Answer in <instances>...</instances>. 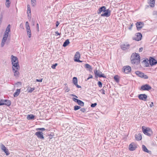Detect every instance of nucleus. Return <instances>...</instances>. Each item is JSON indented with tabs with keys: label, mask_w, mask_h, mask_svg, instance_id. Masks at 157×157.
I'll use <instances>...</instances> for the list:
<instances>
[{
	"label": "nucleus",
	"mask_w": 157,
	"mask_h": 157,
	"mask_svg": "<svg viewBox=\"0 0 157 157\" xmlns=\"http://www.w3.org/2000/svg\"><path fill=\"white\" fill-rule=\"evenodd\" d=\"M142 37V34L140 33H136V36L133 38V39L136 41H139L141 40Z\"/></svg>",
	"instance_id": "nucleus-12"
},
{
	"label": "nucleus",
	"mask_w": 157,
	"mask_h": 157,
	"mask_svg": "<svg viewBox=\"0 0 157 157\" xmlns=\"http://www.w3.org/2000/svg\"><path fill=\"white\" fill-rule=\"evenodd\" d=\"M130 45L129 44H123L121 45V49L123 50H126L129 48Z\"/></svg>",
	"instance_id": "nucleus-19"
},
{
	"label": "nucleus",
	"mask_w": 157,
	"mask_h": 157,
	"mask_svg": "<svg viewBox=\"0 0 157 157\" xmlns=\"http://www.w3.org/2000/svg\"><path fill=\"white\" fill-rule=\"evenodd\" d=\"M77 79L76 77H74L73 78V82L74 84L78 88H81V86H79L77 84Z\"/></svg>",
	"instance_id": "nucleus-16"
},
{
	"label": "nucleus",
	"mask_w": 157,
	"mask_h": 157,
	"mask_svg": "<svg viewBox=\"0 0 157 157\" xmlns=\"http://www.w3.org/2000/svg\"><path fill=\"white\" fill-rule=\"evenodd\" d=\"M142 130L145 135L149 136L152 134V132L151 129L149 128H146L144 126H142Z\"/></svg>",
	"instance_id": "nucleus-2"
},
{
	"label": "nucleus",
	"mask_w": 157,
	"mask_h": 157,
	"mask_svg": "<svg viewBox=\"0 0 157 157\" xmlns=\"http://www.w3.org/2000/svg\"><path fill=\"white\" fill-rule=\"evenodd\" d=\"M98 84L99 87H102V83L100 81H98Z\"/></svg>",
	"instance_id": "nucleus-43"
},
{
	"label": "nucleus",
	"mask_w": 157,
	"mask_h": 157,
	"mask_svg": "<svg viewBox=\"0 0 157 157\" xmlns=\"http://www.w3.org/2000/svg\"><path fill=\"white\" fill-rule=\"evenodd\" d=\"M36 131H38V130H41L42 131H44L45 130V128H37L36 129Z\"/></svg>",
	"instance_id": "nucleus-41"
},
{
	"label": "nucleus",
	"mask_w": 157,
	"mask_h": 157,
	"mask_svg": "<svg viewBox=\"0 0 157 157\" xmlns=\"http://www.w3.org/2000/svg\"><path fill=\"white\" fill-rule=\"evenodd\" d=\"M77 103L78 105L81 106H83L84 105V102L80 100Z\"/></svg>",
	"instance_id": "nucleus-31"
},
{
	"label": "nucleus",
	"mask_w": 157,
	"mask_h": 157,
	"mask_svg": "<svg viewBox=\"0 0 157 157\" xmlns=\"http://www.w3.org/2000/svg\"><path fill=\"white\" fill-rule=\"evenodd\" d=\"M35 135L37 136V137L39 139L43 140L44 139L43 135V133L42 132H37L35 133Z\"/></svg>",
	"instance_id": "nucleus-13"
},
{
	"label": "nucleus",
	"mask_w": 157,
	"mask_h": 157,
	"mask_svg": "<svg viewBox=\"0 0 157 157\" xmlns=\"http://www.w3.org/2000/svg\"><path fill=\"white\" fill-rule=\"evenodd\" d=\"M4 105H6L7 106H9L11 104V101L10 100H8L6 101V102H4Z\"/></svg>",
	"instance_id": "nucleus-29"
},
{
	"label": "nucleus",
	"mask_w": 157,
	"mask_h": 157,
	"mask_svg": "<svg viewBox=\"0 0 157 157\" xmlns=\"http://www.w3.org/2000/svg\"><path fill=\"white\" fill-rule=\"evenodd\" d=\"M8 100H1V101L2 102H6V101H7Z\"/></svg>",
	"instance_id": "nucleus-64"
},
{
	"label": "nucleus",
	"mask_w": 157,
	"mask_h": 157,
	"mask_svg": "<svg viewBox=\"0 0 157 157\" xmlns=\"http://www.w3.org/2000/svg\"><path fill=\"white\" fill-rule=\"evenodd\" d=\"M11 62L12 64L18 62V58L16 56L12 55L11 56Z\"/></svg>",
	"instance_id": "nucleus-17"
},
{
	"label": "nucleus",
	"mask_w": 157,
	"mask_h": 157,
	"mask_svg": "<svg viewBox=\"0 0 157 157\" xmlns=\"http://www.w3.org/2000/svg\"><path fill=\"white\" fill-rule=\"evenodd\" d=\"M94 72L96 76H98L100 78L103 77L104 78H106V76L104 75V74H102L101 72L100 71H99V73H97V70H95L94 71Z\"/></svg>",
	"instance_id": "nucleus-9"
},
{
	"label": "nucleus",
	"mask_w": 157,
	"mask_h": 157,
	"mask_svg": "<svg viewBox=\"0 0 157 157\" xmlns=\"http://www.w3.org/2000/svg\"><path fill=\"white\" fill-rule=\"evenodd\" d=\"M5 43H4V42H1V46H2V47H3V46H4V44H5Z\"/></svg>",
	"instance_id": "nucleus-61"
},
{
	"label": "nucleus",
	"mask_w": 157,
	"mask_h": 157,
	"mask_svg": "<svg viewBox=\"0 0 157 157\" xmlns=\"http://www.w3.org/2000/svg\"><path fill=\"white\" fill-rule=\"evenodd\" d=\"M138 97L140 100L146 101L147 98V96L145 94H141L139 95Z\"/></svg>",
	"instance_id": "nucleus-8"
},
{
	"label": "nucleus",
	"mask_w": 157,
	"mask_h": 157,
	"mask_svg": "<svg viewBox=\"0 0 157 157\" xmlns=\"http://www.w3.org/2000/svg\"><path fill=\"white\" fill-rule=\"evenodd\" d=\"M1 147L2 150H3L4 149H5L6 148V147L3 144H2L1 146Z\"/></svg>",
	"instance_id": "nucleus-46"
},
{
	"label": "nucleus",
	"mask_w": 157,
	"mask_h": 157,
	"mask_svg": "<svg viewBox=\"0 0 157 157\" xmlns=\"http://www.w3.org/2000/svg\"><path fill=\"white\" fill-rule=\"evenodd\" d=\"M133 25V24H132L129 27L128 29L130 30H131L132 29V27Z\"/></svg>",
	"instance_id": "nucleus-52"
},
{
	"label": "nucleus",
	"mask_w": 157,
	"mask_h": 157,
	"mask_svg": "<svg viewBox=\"0 0 157 157\" xmlns=\"http://www.w3.org/2000/svg\"><path fill=\"white\" fill-rule=\"evenodd\" d=\"M12 70L14 71L15 70H19L20 69V67L19 64L18 62H17L16 63L12 64Z\"/></svg>",
	"instance_id": "nucleus-10"
},
{
	"label": "nucleus",
	"mask_w": 157,
	"mask_h": 157,
	"mask_svg": "<svg viewBox=\"0 0 157 157\" xmlns=\"http://www.w3.org/2000/svg\"><path fill=\"white\" fill-rule=\"evenodd\" d=\"M15 84L17 85V87H18L19 85H21L22 83L21 82H19L16 83Z\"/></svg>",
	"instance_id": "nucleus-44"
},
{
	"label": "nucleus",
	"mask_w": 157,
	"mask_h": 157,
	"mask_svg": "<svg viewBox=\"0 0 157 157\" xmlns=\"http://www.w3.org/2000/svg\"><path fill=\"white\" fill-rule=\"evenodd\" d=\"M35 90V88L29 87L28 88V92L29 93H32Z\"/></svg>",
	"instance_id": "nucleus-33"
},
{
	"label": "nucleus",
	"mask_w": 157,
	"mask_h": 157,
	"mask_svg": "<svg viewBox=\"0 0 157 157\" xmlns=\"http://www.w3.org/2000/svg\"><path fill=\"white\" fill-rule=\"evenodd\" d=\"M36 28L37 29L38 31H39V25L38 23H37L36 24Z\"/></svg>",
	"instance_id": "nucleus-63"
},
{
	"label": "nucleus",
	"mask_w": 157,
	"mask_h": 157,
	"mask_svg": "<svg viewBox=\"0 0 157 157\" xmlns=\"http://www.w3.org/2000/svg\"><path fill=\"white\" fill-rule=\"evenodd\" d=\"M142 148L143 150L145 152L149 153V152H151L150 151H149L147 149V148L144 145H142Z\"/></svg>",
	"instance_id": "nucleus-26"
},
{
	"label": "nucleus",
	"mask_w": 157,
	"mask_h": 157,
	"mask_svg": "<svg viewBox=\"0 0 157 157\" xmlns=\"http://www.w3.org/2000/svg\"><path fill=\"white\" fill-rule=\"evenodd\" d=\"M59 22H58V21H57L56 22V27H58V26L59 25Z\"/></svg>",
	"instance_id": "nucleus-57"
},
{
	"label": "nucleus",
	"mask_w": 157,
	"mask_h": 157,
	"mask_svg": "<svg viewBox=\"0 0 157 157\" xmlns=\"http://www.w3.org/2000/svg\"><path fill=\"white\" fill-rule=\"evenodd\" d=\"M153 105V102H151V104L150 105V107H152Z\"/></svg>",
	"instance_id": "nucleus-56"
},
{
	"label": "nucleus",
	"mask_w": 157,
	"mask_h": 157,
	"mask_svg": "<svg viewBox=\"0 0 157 157\" xmlns=\"http://www.w3.org/2000/svg\"><path fill=\"white\" fill-rule=\"evenodd\" d=\"M149 63L152 66L156 64L157 63V61L153 58L151 57L149 60Z\"/></svg>",
	"instance_id": "nucleus-15"
},
{
	"label": "nucleus",
	"mask_w": 157,
	"mask_h": 157,
	"mask_svg": "<svg viewBox=\"0 0 157 157\" xmlns=\"http://www.w3.org/2000/svg\"><path fill=\"white\" fill-rule=\"evenodd\" d=\"M93 77L92 75H90L89 77L87 78V80H88V79H89L90 78H92Z\"/></svg>",
	"instance_id": "nucleus-55"
},
{
	"label": "nucleus",
	"mask_w": 157,
	"mask_h": 157,
	"mask_svg": "<svg viewBox=\"0 0 157 157\" xmlns=\"http://www.w3.org/2000/svg\"><path fill=\"white\" fill-rule=\"evenodd\" d=\"M106 7L105 6H102L99 8L97 12V13L99 14H100L102 11L105 12V11Z\"/></svg>",
	"instance_id": "nucleus-18"
},
{
	"label": "nucleus",
	"mask_w": 157,
	"mask_h": 157,
	"mask_svg": "<svg viewBox=\"0 0 157 157\" xmlns=\"http://www.w3.org/2000/svg\"><path fill=\"white\" fill-rule=\"evenodd\" d=\"M153 14L154 15H156L157 16V11H154L153 12Z\"/></svg>",
	"instance_id": "nucleus-54"
},
{
	"label": "nucleus",
	"mask_w": 157,
	"mask_h": 157,
	"mask_svg": "<svg viewBox=\"0 0 157 157\" xmlns=\"http://www.w3.org/2000/svg\"><path fill=\"white\" fill-rule=\"evenodd\" d=\"M57 65V63H56L55 64H54L52 66V68L53 69H55Z\"/></svg>",
	"instance_id": "nucleus-48"
},
{
	"label": "nucleus",
	"mask_w": 157,
	"mask_h": 157,
	"mask_svg": "<svg viewBox=\"0 0 157 157\" xmlns=\"http://www.w3.org/2000/svg\"><path fill=\"white\" fill-rule=\"evenodd\" d=\"M4 103L3 102H2V101H0V105H4Z\"/></svg>",
	"instance_id": "nucleus-58"
},
{
	"label": "nucleus",
	"mask_w": 157,
	"mask_h": 157,
	"mask_svg": "<svg viewBox=\"0 0 157 157\" xmlns=\"http://www.w3.org/2000/svg\"><path fill=\"white\" fill-rule=\"evenodd\" d=\"M10 25H8L6 27V31L8 32H10Z\"/></svg>",
	"instance_id": "nucleus-38"
},
{
	"label": "nucleus",
	"mask_w": 157,
	"mask_h": 157,
	"mask_svg": "<svg viewBox=\"0 0 157 157\" xmlns=\"http://www.w3.org/2000/svg\"><path fill=\"white\" fill-rule=\"evenodd\" d=\"M97 105V103H94L92 104L91 105V107L92 108H94Z\"/></svg>",
	"instance_id": "nucleus-45"
},
{
	"label": "nucleus",
	"mask_w": 157,
	"mask_h": 157,
	"mask_svg": "<svg viewBox=\"0 0 157 157\" xmlns=\"http://www.w3.org/2000/svg\"><path fill=\"white\" fill-rule=\"evenodd\" d=\"M135 73L138 76L141 78H144L145 79L148 78V76L147 75H144V73L139 71H136Z\"/></svg>",
	"instance_id": "nucleus-3"
},
{
	"label": "nucleus",
	"mask_w": 157,
	"mask_h": 157,
	"mask_svg": "<svg viewBox=\"0 0 157 157\" xmlns=\"http://www.w3.org/2000/svg\"><path fill=\"white\" fill-rule=\"evenodd\" d=\"M21 91L20 89H17L16 92H15L13 94V96L14 97H17L18 96Z\"/></svg>",
	"instance_id": "nucleus-23"
},
{
	"label": "nucleus",
	"mask_w": 157,
	"mask_h": 157,
	"mask_svg": "<svg viewBox=\"0 0 157 157\" xmlns=\"http://www.w3.org/2000/svg\"><path fill=\"white\" fill-rule=\"evenodd\" d=\"M3 151L5 152L6 155H9L10 154L9 152H8V150L6 148L3 150Z\"/></svg>",
	"instance_id": "nucleus-37"
},
{
	"label": "nucleus",
	"mask_w": 157,
	"mask_h": 157,
	"mask_svg": "<svg viewBox=\"0 0 157 157\" xmlns=\"http://www.w3.org/2000/svg\"><path fill=\"white\" fill-rule=\"evenodd\" d=\"M43 78H41V79H36V81L37 82H41L42 81Z\"/></svg>",
	"instance_id": "nucleus-51"
},
{
	"label": "nucleus",
	"mask_w": 157,
	"mask_h": 157,
	"mask_svg": "<svg viewBox=\"0 0 157 157\" xmlns=\"http://www.w3.org/2000/svg\"><path fill=\"white\" fill-rule=\"evenodd\" d=\"M80 111L83 113H85L86 112V109L83 108L80 109Z\"/></svg>",
	"instance_id": "nucleus-49"
},
{
	"label": "nucleus",
	"mask_w": 157,
	"mask_h": 157,
	"mask_svg": "<svg viewBox=\"0 0 157 157\" xmlns=\"http://www.w3.org/2000/svg\"><path fill=\"white\" fill-rule=\"evenodd\" d=\"M65 89V92H68L70 91V89L68 88L67 86H66L64 88Z\"/></svg>",
	"instance_id": "nucleus-47"
},
{
	"label": "nucleus",
	"mask_w": 157,
	"mask_h": 157,
	"mask_svg": "<svg viewBox=\"0 0 157 157\" xmlns=\"http://www.w3.org/2000/svg\"><path fill=\"white\" fill-rule=\"evenodd\" d=\"M155 0H148V3L152 7L155 6Z\"/></svg>",
	"instance_id": "nucleus-21"
},
{
	"label": "nucleus",
	"mask_w": 157,
	"mask_h": 157,
	"mask_svg": "<svg viewBox=\"0 0 157 157\" xmlns=\"http://www.w3.org/2000/svg\"><path fill=\"white\" fill-rule=\"evenodd\" d=\"M27 34L29 36V37L30 38L31 37V31L30 29L27 30Z\"/></svg>",
	"instance_id": "nucleus-39"
},
{
	"label": "nucleus",
	"mask_w": 157,
	"mask_h": 157,
	"mask_svg": "<svg viewBox=\"0 0 157 157\" xmlns=\"http://www.w3.org/2000/svg\"><path fill=\"white\" fill-rule=\"evenodd\" d=\"M136 25L137 30L139 31L143 27L144 25V23L141 22H138L136 23Z\"/></svg>",
	"instance_id": "nucleus-11"
},
{
	"label": "nucleus",
	"mask_w": 157,
	"mask_h": 157,
	"mask_svg": "<svg viewBox=\"0 0 157 157\" xmlns=\"http://www.w3.org/2000/svg\"><path fill=\"white\" fill-rule=\"evenodd\" d=\"M10 0H6V5L7 7L9 8L10 7V4L9 1Z\"/></svg>",
	"instance_id": "nucleus-35"
},
{
	"label": "nucleus",
	"mask_w": 157,
	"mask_h": 157,
	"mask_svg": "<svg viewBox=\"0 0 157 157\" xmlns=\"http://www.w3.org/2000/svg\"><path fill=\"white\" fill-rule=\"evenodd\" d=\"M131 62L132 64H137L140 63V57L139 55L136 53H133L130 58Z\"/></svg>",
	"instance_id": "nucleus-1"
},
{
	"label": "nucleus",
	"mask_w": 157,
	"mask_h": 157,
	"mask_svg": "<svg viewBox=\"0 0 157 157\" xmlns=\"http://www.w3.org/2000/svg\"><path fill=\"white\" fill-rule=\"evenodd\" d=\"M131 70V67L129 66H124L123 67L122 71L125 73L128 74L129 73Z\"/></svg>",
	"instance_id": "nucleus-6"
},
{
	"label": "nucleus",
	"mask_w": 157,
	"mask_h": 157,
	"mask_svg": "<svg viewBox=\"0 0 157 157\" xmlns=\"http://www.w3.org/2000/svg\"><path fill=\"white\" fill-rule=\"evenodd\" d=\"M143 62L144 63V64L146 67H148L149 66V63H150L149 60L148 59H144L143 61Z\"/></svg>",
	"instance_id": "nucleus-25"
},
{
	"label": "nucleus",
	"mask_w": 157,
	"mask_h": 157,
	"mask_svg": "<svg viewBox=\"0 0 157 157\" xmlns=\"http://www.w3.org/2000/svg\"><path fill=\"white\" fill-rule=\"evenodd\" d=\"M31 3L32 6H34L36 5V0H31Z\"/></svg>",
	"instance_id": "nucleus-36"
},
{
	"label": "nucleus",
	"mask_w": 157,
	"mask_h": 157,
	"mask_svg": "<svg viewBox=\"0 0 157 157\" xmlns=\"http://www.w3.org/2000/svg\"><path fill=\"white\" fill-rule=\"evenodd\" d=\"M55 33L57 34V35H56V36L58 35H60V34H61V33H59L57 31H56L55 32Z\"/></svg>",
	"instance_id": "nucleus-53"
},
{
	"label": "nucleus",
	"mask_w": 157,
	"mask_h": 157,
	"mask_svg": "<svg viewBox=\"0 0 157 157\" xmlns=\"http://www.w3.org/2000/svg\"><path fill=\"white\" fill-rule=\"evenodd\" d=\"M72 100H73L75 102H76L77 103L78 102V101L79 99H78L75 98H72Z\"/></svg>",
	"instance_id": "nucleus-42"
},
{
	"label": "nucleus",
	"mask_w": 157,
	"mask_h": 157,
	"mask_svg": "<svg viewBox=\"0 0 157 157\" xmlns=\"http://www.w3.org/2000/svg\"><path fill=\"white\" fill-rule=\"evenodd\" d=\"M35 116L33 114L28 115L27 118L28 120H33Z\"/></svg>",
	"instance_id": "nucleus-24"
},
{
	"label": "nucleus",
	"mask_w": 157,
	"mask_h": 157,
	"mask_svg": "<svg viewBox=\"0 0 157 157\" xmlns=\"http://www.w3.org/2000/svg\"><path fill=\"white\" fill-rule=\"evenodd\" d=\"M136 148V145L134 143H131L129 146V149L130 151L135 150Z\"/></svg>",
	"instance_id": "nucleus-14"
},
{
	"label": "nucleus",
	"mask_w": 157,
	"mask_h": 157,
	"mask_svg": "<svg viewBox=\"0 0 157 157\" xmlns=\"http://www.w3.org/2000/svg\"><path fill=\"white\" fill-rule=\"evenodd\" d=\"M27 10H28V17H29V13H31V10L30 6L28 4L27 5Z\"/></svg>",
	"instance_id": "nucleus-30"
},
{
	"label": "nucleus",
	"mask_w": 157,
	"mask_h": 157,
	"mask_svg": "<svg viewBox=\"0 0 157 157\" xmlns=\"http://www.w3.org/2000/svg\"><path fill=\"white\" fill-rule=\"evenodd\" d=\"M80 58V54L78 52H76L74 56V60L75 61L78 62H82L79 59Z\"/></svg>",
	"instance_id": "nucleus-5"
},
{
	"label": "nucleus",
	"mask_w": 157,
	"mask_h": 157,
	"mask_svg": "<svg viewBox=\"0 0 157 157\" xmlns=\"http://www.w3.org/2000/svg\"><path fill=\"white\" fill-rule=\"evenodd\" d=\"M100 91L101 92L102 94H105V90L104 89H102L101 90H100Z\"/></svg>",
	"instance_id": "nucleus-50"
},
{
	"label": "nucleus",
	"mask_w": 157,
	"mask_h": 157,
	"mask_svg": "<svg viewBox=\"0 0 157 157\" xmlns=\"http://www.w3.org/2000/svg\"><path fill=\"white\" fill-rule=\"evenodd\" d=\"M7 38H6V37H3L2 40L6 41L7 40Z\"/></svg>",
	"instance_id": "nucleus-59"
},
{
	"label": "nucleus",
	"mask_w": 157,
	"mask_h": 157,
	"mask_svg": "<svg viewBox=\"0 0 157 157\" xmlns=\"http://www.w3.org/2000/svg\"><path fill=\"white\" fill-rule=\"evenodd\" d=\"M85 67L86 68L92 69V67L88 64H85L84 65Z\"/></svg>",
	"instance_id": "nucleus-32"
},
{
	"label": "nucleus",
	"mask_w": 157,
	"mask_h": 157,
	"mask_svg": "<svg viewBox=\"0 0 157 157\" xmlns=\"http://www.w3.org/2000/svg\"><path fill=\"white\" fill-rule=\"evenodd\" d=\"M143 50V48L142 47H141L139 49V52H142Z\"/></svg>",
	"instance_id": "nucleus-60"
},
{
	"label": "nucleus",
	"mask_w": 157,
	"mask_h": 157,
	"mask_svg": "<svg viewBox=\"0 0 157 157\" xmlns=\"http://www.w3.org/2000/svg\"><path fill=\"white\" fill-rule=\"evenodd\" d=\"M135 136L136 140H137L139 141L141 140L142 139V136L141 133L136 134Z\"/></svg>",
	"instance_id": "nucleus-20"
},
{
	"label": "nucleus",
	"mask_w": 157,
	"mask_h": 157,
	"mask_svg": "<svg viewBox=\"0 0 157 157\" xmlns=\"http://www.w3.org/2000/svg\"><path fill=\"white\" fill-rule=\"evenodd\" d=\"M80 108L81 107L80 106L78 105H75L74 107V110L75 111H76L80 109Z\"/></svg>",
	"instance_id": "nucleus-40"
},
{
	"label": "nucleus",
	"mask_w": 157,
	"mask_h": 157,
	"mask_svg": "<svg viewBox=\"0 0 157 157\" xmlns=\"http://www.w3.org/2000/svg\"><path fill=\"white\" fill-rule=\"evenodd\" d=\"M25 26L26 29V30L30 29V27L28 21H26L25 23Z\"/></svg>",
	"instance_id": "nucleus-34"
},
{
	"label": "nucleus",
	"mask_w": 157,
	"mask_h": 157,
	"mask_svg": "<svg viewBox=\"0 0 157 157\" xmlns=\"http://www.w3.org/2000/svg\"><path fill=\"white\" fill-rule=\"evenodd\" d=\"M69 43H70V42H69V39H67L64 42V43L63 44V46L64 47H66Z\"/></svg>",
	"instance_id": "nucleus-27"
},
{
	"label": "nucleus",
	"mask_w": 157,
	"mask_h": 157,
	"mask_svg": "<svg viewBox=\"0 0 157 157\" xmlns=\"http://www.w3.org/2000/svg\"><path fill=\"white\" fill-rule=\"evenodd\" d=\"M151 89V87L148 84H146L142 86L140 89L141 90L148 91Z\"/></svg>",
	"instance_id": "nucleus-4"
},
{
	"label": "nucleus",
	"mask_w": 157,
	"mask_h": 157,
	"mask_svg": "<svg viewBox=\"0 0 157 157\" xmlns=\"http://www.w3.org/2000/svg\"><path fill=\"white\" fill-rule=\"evenodd\" d=\"M18 70H15L14 71H13V72L14 74V76L16 78L19 77L20 75V73Z\"/></svg>",
	"instance_id": "nucleus-22"
},
{
	"label": "nucleus",
	"mask_w": 157,
	"mask_h": 157,
	"mask_svg": "<svg viewBox=\"0 0 157 157\" xmlns=\"http://www.w3.org/2000/svg\"><path fill=\"white\" fill-rule=\"evenodd\" d=\"M114 79L115 81L118 83L119 82V77L118 75H116L114 77Z\"/></svg>",
	"instance_id": "nucleus-28"
},
{
	"label": "nucleus",
	"mask_w": 157,
	"mask_h": 157,
	"mask_svg": "<svg viewBox=\"0 0 157 157\" xmlns=\"http://www.w3.org/2000/svg\"><path fill=\"white\" fill-rule=\"evenodd\" d=\"M9 33V32H7L5 31V32L4 33L8 36Z\"/></svg>",
	"instance_id": "nucleus-62"
},
{
	"label": "nucleus",
	"mask_w": 157,
	"mask_h": 157,
	"mask_svg": "<svg viewBox=\"0 0 157 157\" xmlns=\"http://www.w3.org/2000/svg\"><path fill=\"white\" fill-rule=\"evenodd\" d=\"M104 12V13L101 14V16L107 17H109L110 15L111 11L109 9L107 10L106 9L105 11Z\"/></svg>",
	"instance_id": "nucleus-7"
}]
</instances>
